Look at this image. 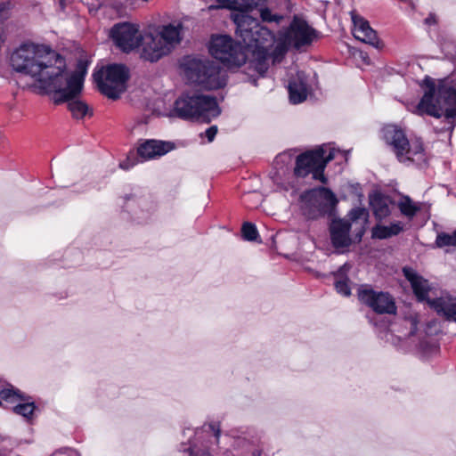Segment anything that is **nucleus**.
I'll return each instance as SVG.
<instances>
[{"mask_svg": "<svg viewBox=\"0 0 456 456\" xmlns=\"http://www.w3.org/2000/svg\"><path fill=\"white\" fill-rule=\"evenodd\" d=\"M290 102L294 104L300 103L306 99L307 85L302 74L298 73L289 84Z\"/></svg>", "mask_w": 456, "mask_h": 456, "instance_id": "nucleus-22", "label": "nucleus"}, {"mask_svg": "<svg viewBox=\"0 0 456 456\" xmlns=\"http://www.w3.org/2000/svg\"><path fill=\"white\" fill-rule=\"evenodd\" d=\"M183 25L179 21L169 23L167 25L159 26L156 28V32L163 42L167 45L168 48L172 50L176 45H178L182 39L181 32Z\"/></svg>", "mask_w": 456, "mask_h": 456, "instance_id": "nucleus-20", "label": "nucleus"}, {"mask_svg": "<svg viewBox=\"0 0 456 456\" xmlns=\"http://www.w3.org/2000/svg\"><path fill=\"white\" fill-rule=\"evenodd\" d=\"M0 397L10 403H17V404L12 408L14 413L28 419L33 415L36 408L34 402H30V397L28 395L21 393L12 385H7L6 387H3L0 390Z\"/></svg>", "mask_w": 456, "mask_h": 456, "instance_id": "nucleus-13", "label": "nucleus"}, {"mask_svg": "<svg viewBox=\"0 0 456 456\" xmlns=\"http://www.w3.org/2000/svg\"><path fill=\"white\" fill-rule=\"evenodd\" d=\"M242 234L247 240H255L257 237L256 226L250 223H245L242 226Z\"/></svg>", "mask_w": 456, "mask_h": 456, "instance_id": "nucleus-29", "label": "nucleus"}, {"mask_svg": "<svg viewBox=\"0 0 456 456\" xmlns=\"http://www.w3.org/2000/svg\"><path fill=\"white\" fill-rule=\"evenodd\" d=\"M246 45L235 42L229 36H215L211 38L209 52L211 55L219 60L229 68H239L247 60Z\"/></svg>", "mask_w": 456, "mask_h": 456, "instance_id": "nucleus-10", "label": "nucleus"}, {"mask_svg": "<svg viewBox=\"0 0 456 456\" xmlns=\"http://www.w3.org/2000/svg\"><path fill=\"white\" fill-rule=\"evenodd\" d=\"M351 18L354 24V37L365 44L378 46L379 38L377 33L370 28L369 22L354 12H351Z\"/></svg>", "mask_w": 456, "mask_h": 456, "instance_id": "nucleus-17", "label": "nucleus"}, {"mask_svg": "<svg viewBox=\"0 0 456 456\" xmlns=\"http://www.w3.org/2000/svg\"><path fill=\"white\" fill-rule=\"evenodd\" d=\"M338 151L330 145H322L297 156L294 174L297 177H305L312 174L313 178L326 183L323 171L328 162L336 157Z\"/></svg>", "mask_w": 456, "mask_h": 456, "instance_id": "nucleus-6", "label": "nucleus"}, {"mask_svg": "<svg viewBox=\"0 0 456 456\" xmlns=\"http://www.w3.org/2000/svg\"><path fill=\"white\" fill-rule=\"evenodd\" d=\"M396 205L401 214L407 217L409 220L413 219L417 213L421 209L420 203L413 201L409 196L406 195L401 196Z\"/></svg>", "mask_w": 456, "mask_h": 456, "instance_id": "nucleus-24", "label": "nucleus"}, {"mask_svg": "<svg viewBox=\"0 0 456 456\" xmlns=\"http://www.w3.org/2000/svg\"><path fill=\"white\" fill-rule=\"evenodd\" d=\"M319 195H320V197L324 199L330 205H335L337 203L336 196L329 189L321 188L319 190Z\"/></svg>", "mask_w": 456, "mask_h": 456, "instance_id": "nucleus-31", "label": "nucleus"}, {"mask_svg": "<svg viewBox=\"0 0 456 456\" xmlns=\"http://www.w3.org/2000/svg\"><path fill=\"white\" fill-rule=\"evenodd\" d=\"M77 95L66 100L65 102H69L68 108L71 112L72 116L76 118H83L86 115L89 113V107L86 103L79 100H72L77 97Z\"/></svg>", "mask_w": 456, "mask_h": 456, "instance_id": "nucleus-26", "label": "nucleus"}, {"mask_svg": "<svg viewBox=\"0 0 456 456\" xmlns=\"http://www.w3.org/2000/svg\"><path fill=\"white\" fill-rule=\"evenodd\" d=\"M12 69L32 79V86L41 94H53L55 103L80 94L87 62L79 61L74 71H68L65 59L44 45L25 43L10 58Z\"/></svg>", "mask_w": 456, "mask_h": 456, "instance_id": "nucleus-1", "label": "nucleus"}, {"mask_svg": "<svg viewBox=\"0 0 456 456\" xmlns=\"http://www.w3.org/2000/svg\"><path fill=\"white\" fill-rule=\"evenodd\" d=\"M174 149V145L168 142L147 140L137 150L138 154L145 159H154L167 154Z\"/></svg>", "mask_w": 456, "mask_h": 456, "instance_id": "nucleus-19", "label": "nucleus"}, {"mask_svg": "<svg viewBox=\"0 0 456 456\" xmlns=\"http://www.w3.org/2000/svg\"><path fill=\"white\" fill-rule=\"evenodd\" d=\"M176 115L184 119H196L209 123L220 114L215 97L198 92L183 94L175 102Z\"/></svg>", "mask_w": 456, "mask_h": 456, "instance_id": "nucleus-3", "label": "nucleus"}, {"mask_svg": "<svg viewBox=\"0 0 456 456\" xmlns=\"http://www.w3.org/2000/svg\"><path fill=\"white\" fill-rule=\"evenodd\" d=\"M259 12L261 20L265 22L279 23L283 19V16L273 13L269 8H261Z\"/></svg>", "mask_w": 456, "mask_h": 456, "instance_id": "nucleus-28", "label": "nucleus"}, {"mask_svg": "<svg viewBox=\"0 0 456 456\" xmlns=\"http://www.w3.org/2000/svg\"><path fill=\"white\" fill-rule=\"evenodd\" d=\"M429 306L446 320L456 322V297L442 294L434 300H429Z\"/></svg>", "mask_w": 456, "mask_h": 456, "instance_id": "nucleus-18", "label": "nucleus"}, {"mask_svg": "<svg viewBox=\"0 0 456 456\" xmlns=\"http://www.w3.org/2000/svg\"><path fill=\"white\" fill-rule=\"evenodd\" d=\"M142 41V57L151 62L159 61L171 51L156 31L145 35Z\"/></svg>", "mask_w": 456, "mask_h": 456, "instance_id": "nucleus-15", "label": "nucleus"}, {"mask_svg": "<svg viewBox=\"0 0 456 456\" xmlns=\"http://www.w3.org/2000/svg\"><path fill=\"white\" fill-rule=\"evenodd\" d=\"M413 351L421 358H430L439 354L440 348L438 344H411Z\"/></svg>", "mask_w": 456, "mask_h": 456, "instance_id": "nucleus-25", "label": "nucleus"}, {"mask_svg": "<svg viewBox=\"0 0 456 456\" xmlns=\"http://www.w3.org/2000/svg\"><path fill=\"white\" fill-rule=\"evenodd\" d=\"M403 273L406 280L410 282L417 299L420 302L427 301L429 305V300L435 299H431L429 294L436 295V288L430 284L427 279L423 278L411 267H403Z\"/></svg>", "mask_w": 456, "mask_h": 456, "instance_id": "nucleus-14", "label": "nucleus"}, {"mask_svg": "<svg viewBox=\"0 0 456 456\" xmlns=\"http://www.w3.org/2000/svg\"><path fill=\"white\" fill-rule=\"evenodd\" d=\"M209 428H211L213 430V432L215 433V436H216V440H218V437H219V435H220V430L218 428L216 429L213 425H209Z\"/></svg>", "mask_w": 456, "mask_h": 456, "instance_id": "nucleus-36", "label": "nucleus"}, {"mask_svg": "<svg viewBox=\"0 0 456 456\" xmlns=\"http://www.w3.org/2000/svg\"><path fill=\"white\" fill-rule=\"evenodd\" d=\"M383 137L392 146L397 159L402 163L420 162L425 159V150L420 139L409 140L404 131L395 125L383 128Z\"/></svg>", "mask_w": 456, "mask_h": 456, "instance_id": "nucleus-5", "label": "nucleus"}, {"mask_svg": "<svg viewBox=\"0 0 456 456\" xmlns=\"http://www.w3.org/2000/svg\"><path fill=\"white\" fill-rule=\"evenodd\" d=\"M54 456H79V454L77 452H75V451H71L68 454H66V453H60V454H57V455H54Z\"/></svg>", "mask_w": 456, "mask_h": 456, "instance_id": "nucleus-35", "label": "nucleus"}, {"mask_svg": "<svg viewBox=\"0 0 456 456\" xmlns=\"http://www.w3.org/2000/svg\"><path fill=\"white\" fill-rule=\"evenodd\" d=\"M129 78L128 69L122 64H110L94 73V79L102 94L117 99L126 89Z\"/></svg>", "mask_w": 456, "mask_h": 456, "instance_id": "nucleus-9", "label": "nucleus"}, {"mask_svg": "<svg viewBox=\"0 0 456 456\" xmlns=\"http://www.w3.org/2000/svg\"><path fill=\"white\" fill-rule=\"evenodd\" d=\"M253 33H255V29L253 30ZM242 41L247 46H255L258 50L259 53L262 54L261 57L254 62V68L260 75L263 76L268 69L267 57L269 55V48L274 45L273 44V34L272 33L271 38L262 35L258 36L254 34L248 43L244 39H242Z\"/></svg>", "mask_w": 456, "mask_h": 456, "instance_id": "nucleus-16", "label": "nucleus"}, {"mask_svg": "<svg viewBox=\"0 0 456 456\" xmlns=\"http://www.w3.org/2000/svg\"><path fill=\"white\" fill-rule=\"evenodd\" d=\"M0 456H4V455L0 453Z\"/></svg>", "mask_w": 456, "mask_h": 456, "instance_id": "nucleus-39", "label": "nucleus"}, {"mask_svg": "<svg viewBox=\"0 0 456 456\" xmlns=\"http://www.w3.org/2000/svg\"><path fill=\"white\" fill-rule=\"evenodd\" d=\"M337 291L344 296H349L351 291L347 283V280H340L335 282Z\"/></svg>", "mask_w": 456, "mask_h": 456, "instance_id": "nucleus-32", "label": "nucleus"}, {"mask_svg": "<svg viewBox=\"0 0 456 456\" xmlns=\"http://www.w3.org/2000/svg\"><path fill=\"white\" fill-rule=\"evenodd\" d=\"M423 86H426L423 96L409 110L419 116L444 118L443 130L452 132L456 126V89L445 80L436 81L429 77H425Z\"/></svg>", "mask_w": 456, "mask_h": 456, "instance_id": "nucleus-2", "label": "nucleus"}, {"mask_svg": "<svg viewBox=\"0 0 456 456\" xmlns=\"http://www.w3.org/2000/svg\"><path fill=\"white\" fill-rule=\"evenodd\" d=\"M368 213L364 208H356L348 214V220L335 219L330 225L331 241L335 248H346L351 244L350 230L354 226L356 238L360 240L365 232Z\"/></svg>", "mask_w": 456, "mask_h": 456, "instance_id": "nucleus-8", "label": "nucleus"}, {"mask_svg": "<svg viewBox=\"0 0 456 456\" xmlns=\"http://www.w3.org/2000/svg\"><path fill=\"white\" fill-rule=\"evenodd\" d=\"M358 298L377 314H396L395 302L388 293L378 292L368 286H362L358 289Z\"/></svg>", "mask_w": 456, "mask_h": 456, "instance_id": "nucleus-11", "label": "nucleus"}, {"mask_svg": "<svg viewBox=\"0 0 456 456\" xmlns=\"http://www.w3.org/2000/svg\"><path fill=\"white\" fill-rule=\"evenodd\" d=\"M391 200L388 197L380 193H375L370 197V206L376 219L382 221L391 214Z\"/></svg>", "mask_w": 456, "mask_h": 456, "instance_id": "nucleus-21", "label": "nucleus"}, {"mask_svg": "<svg viewBox=\"0 0 456 456\" xmlns=\"http://www.w3.org/2000/svg\"><path fill=\"white\" fill-rule=\"evenodd\" d=\"M425 22L428 25L435 24L436 23L435 16L433 14L429 15L428 18H426Z\"/></svg>", "mask_w": 456, "mask_h": 456, "instance_id": "nucleus-34", "label": "nucleus"}, {"mask_svg": "<svg viewBox=\"0 0 456 456\" xmlns=\"http://www.w3.org/2000/svg\"><path fill=\"white\" fill-rule=\"evenodd\" d=\"M110 35L116 45L126 53L138 47L142 41V36L138 28L130 23L115 25Z\"/></svg>", "mask_w": 456, "mask_h": 456, "instance_id": "nucleus-12", "label": "nucleus"}, {"mask_svg": "<svg viewBox=\"0 0 456 456\" xmlns=\"http://www.w3.org/2000/svg\"><path fill=\"white\" fill-rule=\"evenodd\" d=\"M186 78L207 90H215L225 86L226 79L220 68L210 61L192 59L184 64Z\"/></svg>", "mask_w": 456, "mask_h": 456, "instance_id": "nucleus-7", "label": "nucleus"}, {"mask_svg": "<svg viewBox=\"0 0 456 456\" xmlns=\"http://www.w3.org/2000/svg\"><path fill=\"white\" fill-rule=\"evenodd\" d=\"M120 167L123 169H128L130 167V165L126 162H122L119 164Z\"/></svg>", "mask_w": 456, "mask_h": 456, "instance_id": "nucleus-37", "label": "nucleus"}, {"mask_svg": "<svg viewBox=\"0 0 456 456\" xmlns=\"http://www.w3.org/2000/svg\"><path fill=\"white\" fill-rule=\"evenodd\" d=\"M0 8V12L3 11L5 8L6 4H2Z\"/></svg>", "mask_w": 456, "mask_h": 456, "instance_id": "nucleus-38", "label": "nucleus"}, {"mask_svg": "<svg viewBox=\"0 0 456 456\" xmlns=\"http://www.w3.org/2000/svg\"><path fill=\"white\" fill-rule=\"evenodd\" d=\"M403 231V224L400 221L389 225L377 224L372 228V237L379 240H385L398 235Z\"/></svg>", "mask_w": 456, "mask_h": 456, "instance_id": "nucleus-23", "label": "nucleus"}, {"mask_svg": "<svg viewBox=\"0 0 456 456\" xmlns=\"http://www.w3.org/2000/svg\"><path fill=\"white\" fill-rule=\"evenodd\" d=\"M183 456H211L206 450H201L197 446H189L182 449Z\"/></svg>", "mask_w": 456, "mask_h": 456, "instance_id": "nucleus-30", "label": "nucleus"}, {"mask_svg": "<svg viewBox=\"0 0 456 456\" xmlns=\"http://www.w3.org/2000/svg\"><path fill=\"white\" fill-rule=\"evenodd\" d=\"M217 127L216 126H212L208 128L205 132L206 136L208 137V142H212L216 135Z\"/></svg>", "mask_w": 456, "mask_h": 456, "instance_id": "nucleus-33", "label": "nucleus"}, {"mask_svg": "<svg viewBox=\"0 0 456 456\" xmlns=\"http://www.w3.org/2000/svg\"><path fill=\"white\" fill-rule=\"evenodd\" d=\"M315 37V30L305 20L295 17L289 27L281 31L277 38L273 36L274 49L272 53L273 62L280 61L289 47L299 49L310 45Z\"/></svg>", "mask_w": 456, "mask_h": 456, "instance_id": "nucleus-4", "label": "nucleus"}, {"mask_svg": "<svg viewBox=\"0 0 456 456\" xmlns=\"http://www.w3.org/2000/svg\"><path fill=\"white\" fill-rule=\"evenodd\" d=\"M436 244L439 248L456 246V231L452 234L440 233L437 235Z\"/></svg>", "mask_w": 456, "mask_h": 456, "instance_id": "nucleus-27", "label": "nucleus"}]
</instances>
